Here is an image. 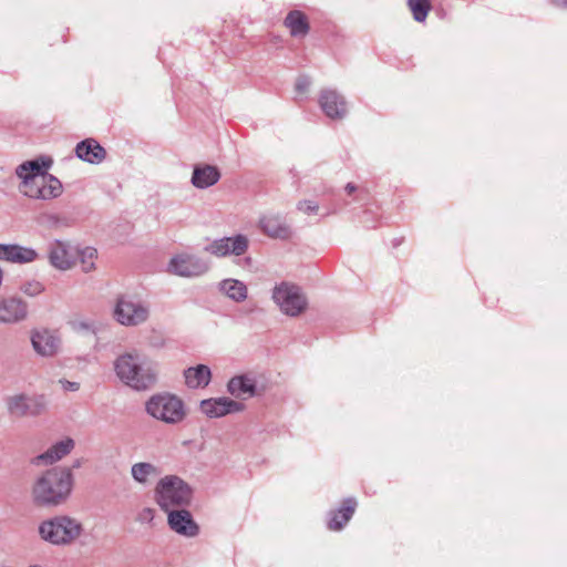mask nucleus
<instances>
[{"instance_id": "obj_1", "label": "nucleus", "mask_w": 567, "mask_h": 567, "mask_svg": "<svg viewBox=\"0 0 567 567\" xmlns=\"http://www.w3.org/2000/svg\"><path fill=\"white\" fill-rule=\"evenodd\" d=\"M73 486L74 477L71 468L53 467L34 480L31 498L39 507H59L69 501Z\"/></svg>"}, {"instance_id": "obj_2", "label": "nucleus", "mask_w": 567, "mask_h": 567, "mask_svg": "<svg viewBox=\"0 0 567 567\" xmlns=\"http://www.w3.org/2000/svg\"><path fill=\"white\" fill-rule=\"evenodd\" d=\"M28 161L19 165L16 169L17 176L22 179L20 192L34 199H52L62 193V184L54 176L47 174L43 166L48 168L50 162Z\"/></svg>"}, {"instance_id": "obj_3", "label": "nucleus", "mask_w": 567, "mask_h": 567, "mask_svg": "<svg viewBox=\"0 0 567 567\" xmlns=\"http://www.w3.org/2000/svg\"><path fill=\"white\" fill-rule=\"evenodd\" d=\"M113 368L118 380L135 391H146L155 385L157 371L142 361L137 352H125L116 357Z\"/></svg>"}, {"instance_id": "obj_4", "label": "nucleus", "mask_w": 567, "mask_h": 567, "mask_svg": "<svg viewBox=\"0 0 567 567\" xmlns=\"http://www.w3.org/2000/svg\"><path fill=\"white\" fill-rule=\"evenodd\" d=\"M84 533L83 524L69 515H55L42 520L38 526L41 540L53 546H70Z\"/></svg>"}, {"instance_id": "obj_5", "label": "nucleus", "mask_w": 567, "mask_h": 567, "mask_svg": "<svg viewBox=\"0 0 567 567\" xmlns=\"http://www.w3.org/2000/svg\"><path fill=\"white\" fill-rule=\"evenodd\" d=\"M155 501L164 512L183 507L190 503V486L176 475H166L155 486Z\"/></svg>"}, {"instance_id": "obj_6", "label": "nucleus", "mask_w": 567, "mask_h": 567, "mask_svg": "<svg viewBox=\"0 0 567 567\" xmlns=\"http://www.w3.org/2000/svg\"><path fill=\"white\" fill-rule=\"evenodd\" d=\"M146 412L166 424H177L186 416L184 402L171 393L152 395L145 404Z\"/></svg>"}, {"instance_id": "obj_7", "label": "nucleus", "mask_w": 567, "mask_h": 567, "mask_svg": "<svg viewBox=\"0 0 567 567\" xmlns=\"http://www.w3.org/2000/svg\"><path fill=\"white\" fill-rule=\"evenodd\" d=\"M271 299L279 310L288 317H298L308 307V299L302 289L289 281L277 284L272 289Z\"/></svg>"}, {"instance_id": "obj_8", "label": "nucleus", "mask_w": 567, "mask_h": 567, "mask_svg": "<svg viewBox=\"0 0 567 567\" xmlns=\"http://www.w3.org/2000/svg\"><path fill=\"white\" fill-rule=\"evenodd\" d=\"M148 317L150 307L145 302L126 297L117 299L114 308V318L120 324L136 327L146 322Z\"/></svg>"}, {"instance_id": "obj_9", "label": "nucleus", "mask_w": 567, "mask_h": 567, "mask_svg": "<svg viewBox=\"0 0 567 567\" xmlns=\"http://www.w3.org/2000/svg\"><path fill=\"white\" fill-rule=\"evenodd\" d=\"M167 270L179 277H199L209 270V262L196 255L181 252L171 258Z\"/></svg>"}, {"instance_id": "obj_10", "label": "nucleus", "mask_w": 567, "mask_h": 567, "mask_svg": "<svg viewBox=\"0 0 567 567\" xmlns=\"http://www.w3.org/2000/svg\"><path fill=\"white\" fill-rule=\"evenodd\" d=\"M249 246V240L245 235L238 234L233 237H223L213 240L205 246L204 250L218 258L227 257L230 255L241 256Z\"/></svg>"}, {"instance_id": "obj_11", "label": "nucleus", "mask_w": 567, "mask_h": 567, "mask_svg": "<svg viewBox=\"0 0 567 567\" xmlns=\"http://www.w3.org/2000/svg\"><path fill=\"white\" fill-rule=\"evenodd\" d=\"M31 343L34 351L41 357H54L62 344L58 330L40 328L31 331Z\"/></svg>"}, {"instance_id": "obj_12", "label": "nucleus", "mask_w": 567, "mask_h": 567, "mask_svg": "<svg viewBox=\"0 0 567 567\" xmlns=\"http://www.w3.org/2000/svg\"><path fill=\"white\" fill-rule=\"evenodd\" d=\"M47 251L50 265L58 270H69L75 264V250L68 241L54 239L48 244Z\"/></svg>"}, {"instance_id": "obj_13", "label": "nucleus", "mask_w": 567, "mask_h": 567, "mask_svg": "<svg viewBox=\"0 0 567 567\" xmlns=\"http://www.w3.org/2000/svg\"><path fill=\"white\" fill-rule=\"evenodd\" d=\"M166 513L168 526L173 532L188 538L198 535L199 526L187 509H172Z\"/></svg>"}, {"instance_id": "obj_14", "label": "nucleus", "mask_w": 567, "mask_h": 567, "mask_svg": "<svg viewBox=\"0 0 567 567\" xmlns=\"http://www.w3.org/2000/svg\"><path fill=\"white\" fill-rule=\"evenodd\" d=\"M244 409L243 403L229 398H212L200 402V411L207 417L216 419L230 413L239 412Z\"/></svg>"}, {"instance_id": "obj_15", "label": "nucleus", "mask_w": 567, "mask_h": 567, "mask_svg": "<svg viewBox=\"0 0 567 567\" xmlns=\"http://www.w3.org/2000/svg\"><path fill=\"white\" fill-rule=\"evenodd\" d=\"M28 317V303L20 298L10 297L0 299V322L18 323Z\"/></svg>"}, {"instance_id": "obj_16", "label": "nucleus", "mask_w": 567, "mask_h": 567, "mask_svg": "<svg viewBox=\"0 0 567 567\" xmlns=\"http://www.w3.org/2000/svg\"><path fill=\"white\" fill-rule=\"evenodd\" d=\"M319 104L323 113L333 120L342 118L347 113V103L334 90H323L319 95Z\"/></svg>"}, {"instance_id": "obj_17", "label": "nucleus", "mask_w": 567, "mask_h": 567, "mask_svg": "<svg viewBox=\"0 0 567 567\" xmlns=\"http://www.w3.org/2000/svg\"><path fill=\"white\" fill-rule=\"evenodd\" d=\"M39 254L30 247H23L17 244H0V260L16 264H28L37 260Z\"/></svg>"}, {"instance_id": "obj_18", "label": "nucleus", "mask_w": 567, "mask_h": 567, "mask_svg": "<svg viewBox=\"0 0 567 567\" xmlns=\"http://www.w3.org/2000/svg\"><path fill=\"white\" fill-rule=\"evenodd\" d=\"M73 447H74V441L70 437L64 439V440L53 444L44 453H41L38 456L33 457L31 463L33 465H51V464L60 461L61 458H63L69 453H71Z\"/></svg>"}, {"instance_id": "obj_19", "label": "nucleus", "mask_w": 567, "mask_h": 567, "mask_svg": "<svg viewBox=\"0 0 567 567\" xmlns=\"http://www.w3.org/2000/svg\"><path fill=\"white\" fill-rule=\"evenodd\" d=\"M259 227L264 234L272 238L286 239L290 236V229L280 215H264L259 219Z\"/></svg>"}, {"instance_id": "obj_20", "label": "nucleus", "mask_w": 567, "mask_h": 567, "mask_svg": "<svg viewBox=\"0 0 567 567\" xmlns=\"http://www.w3.org/2000/svg\"><path fill=\"white\" fill-rule=\"evenodd\" d=\"M75 154L84 162L100 164L105 158L106 152L94 138H86L78 143Z\"/></svg>"}, {"instance_id": "obj_21", "label": "nucleus", "mask_w": 567, "mask_h": 567, "mask_svg": "<svg viewBox=\"0 0 567 567\" xmlns=\"http://www.w3.org/2000/svg\"><path fill=\"white\" fill-rule=\"evenodd\" d=\"M357 507V501L352 497H349L343 501L342 506L336 511L330 513V518L328 522V528L330 530H340L342 529L347 523L351 519Z\"/></svg>"}, {"instance_id": "obj_22", "label": "nucleus", "mask_w": 567, "mask_h": 567, "mask_svg": "<svg viewBox=\"0 0 567 567\" xmlns=\"http://www.w3.org/2000/svg\"><path fill=\"white\" fill-rule=\"evenodd\" d=\"M185 383L189 389H204L212 379L210 369L205 364L190 367L184 371Z\"/></svg>"}, {"instance_id": "obj_23", "label": "nucleus", "mask_w": 567, "mask_h": 567, "mask_svg": "<svg viewBox=\"0 0 567 567\" xmlns=\"http://www.w3.org/2000/svg\"><path fill=\"white\" fill-rule=\"evenodd\" d=\"M220 178V173L217 167L205 165L195 167L192 176V184L199 189L208 188L215 185Z\"/></svg>"}, {"instance_id": "obj_24", "label": "nucleus", "mask_w": 567, "mask_h": 567, "mask_svg": "<svg viewBox=\"0 0 567 567\" xmlns=\"http://www.w3.org/2000/svg\"><path fill=\"white\" fill-rule=\"evenodd\" d=\"M284 23L289 29L290 34L296 38L306 37L310 29L307 16L300 10L290 11Z\"/></svg>"}, {"instance_id": "obj_25", "label": "nucleus", "mask_w": 567, "mask_h": 567, "mask_svg": "<svg viewBox=\"0 0 567 567\" xmlns=\"http://www.w3.org/2000/svg\"><path fill=\"white\" fill-rule=\"evenodd\" d=\"M161 470L150 462H137L131 467L133 480L141 485H148L152 478L157 477Z\"/></svg>"}, {"instance_id": "obj_26", "label": "nucleus", "mask_w": 567, "mask_h": 567, "mask_svg": "<svg viewBox=\"0 0 567 567\" xmlns=\"http://www.w3.org/2000/svg\"><path fill=\"white\" fill-rule=\"evenodd\" d=\"M227 389L231 395L237 398L252 396L256 392V383L249 377L238 375L229 380Z\"/></svg>"}, {"instance_id": "obj_27", "label": "nucleus", "mask_w": 567, "mask_h": 567, "mask_svg": "<svg viewBox=\"0 0 567 567\" xmlns=\"http://www.w3.org/2000/svg\"><path fill=\"white\" fill-rule=\"evenodd\" d=\"M220 290L236 302H241L247 298V286L237 279H224L219 284Z\"/></svg>"}, {"instance_id": "obj_28", "label": "nucleus", "mask_w": 567, "mask_h": 567, "mask_svg": "<svg viewBox=\"0 0 567 567\" xmlns=\"http://www.w3.org/2000/svg\"><path fill=\"white\" fill-rule=\"evenodd\" d=\"M7 408L10 414L16 416H23L31 411L30 399L25 394H16L9 396L7 400Z\"/></svg>"}, {"instance_id": "obj_29", "label": "nucleus", "mask_w": 567, "mask_h": 567, "mask_svg": "<svg viewBox=\"0 0 567 567\" xmlns=\"http://www.w3.org/2000/svg\"><path fill=\"white\" fill-rule=\"evenodd\" d=\"M406 3L416 22H424L426 20L431 10L430 0H408Z\"/></svg>"}, {"instance_id": "obj_30", "label": "nucleus", "mask_w": 567, "mask_h": 567, "mask_svg": "<svg viewBox=\"0 0 567 567\" xmlns=\"http://www.w3.org/2000/svg\"><path fill=\"white\" fill-rule=\"evenodd\" d=\"M80 259L82 270L90 272L95 269V260L97 259V250L93 247H85L75 251Z\"/></svg>"}, {"instance_id": "obj_31", "label": "nucleus", "mask_w": 567, "mask_h": 567, "mask_svg": "<svg viewBox=\"0 0 567 567\" xmlns=\"http://www.w3.org/2000/svg\"><path fill=\"white\" fill-rule=\"evenodd\" d=\"M21 291L29 297H37L44 291V285L38 280H29L20 287Z\"/></svg>"}, {"instance_id": "obj_32", "label": "nucleus", "mask_w": 567, "mask_h": 567, "mask_svg": "<svg viewBox=\"0 0 567 567\" xmlns=\"http://www.w3.org/2000/svg\"><path fill=\"white\" fill-rule=\"evenodd\" d=\"M298 210L311 215L316 214L319 209V205L316 202L312 200H301L297 205Z\"/></svg>"}, {"instance_id": "obj_33", "label": "nucleus", "mask_w": 567, "mask_h": 567, "mask_svg": "<svg viewBox=\"0 0 567 567\" xmlns=\"http://www.w3.org/2000/svg\"><path fill=\"white\" fill-rule=\"evenodd\" d=\"M154 518V511L152 508H143L138 514L140 522H151Z\"/></svg>"}, {"instance_id": "obj_34", "label": "nucleus", "mask_w": 567, "mask_h": 567, "mask_svg": "<svg viewBox=\"0 0 567 567\" xmlns=\"http://www.w3.org/2000/svg\"><path fill=\"white\" fill-rule=\"evenodd\" d=\"M310 85V80L308 78H300L296 83V90L298 92H305Z\"/></svg>"}, {"instance_id": "obj_35", "label": "nucleus", "mask_w": 567, "mask_h": 567, "mask_svg": "<svg viewBox=\"0 0 567 567\" xmlns=\"http://www.w3.org/2000/svg\"><path fill=\"white\" fill-rule=\"evenodd\" d=\"M60 383L65 391H78L80 389V384L78 382L61 380Z\"/></svg>"}, {"instance_id": "obj_36", "label": "nucleus", "mask_w": 567, "mask_h": 567, "mask_svg": "<svg viewBox=\"0 0 567 567\" xmlns=\"http://www.w3.org/2000/svg\"><path fill=\"white\" fill-rule=\"evenodd\" d=\"M357 189L355 185L352 184V183H348L346 185V190L348 192V194H352L354 190Z\"/></svg>"}, {"instance_id": "obj_37", "label": "nucleus", "mask_w": 567, "mask_h": 567, "mask_svg": "<svg viewBox=\"0 0 567 567\" xmlns=\"http://www.w3.org/2000/svg\"><path fill=\"white\" fill-rule=\"evenodd\" d=\"M551 2L558 7H567V0H551Z\"/></svg>"}, {"instance_id": "obj_38", "label": "nucleus", "mask_w": 567, "mask_h": 567, "mask_svg": "<svg viewBox=\"0 0 567 567\" xmlns=\"http://www.w3.org/2000/svg\"><path fill=\"white\" fill-rule=\"evenodd\" d=\"M80 326H81L82 328H85V329H87V328H89V324H86V323H80Z\"/></svg>"}, {"instance_id": "obj_39", "label": "nucleus", "mask_w": 567, "mask_h": 567, "mask_svg": "<svg viewBox=\"0 0 567 567\" xmlns=\"http://www.w3.org/2000/svg\"><path fill=\"white\" fill-rule=\"evenodd\" d=\"M29 567H43V566H40V565H31Z\"/></svg>"}, {"instance_id": "obj_40", "label": "nucleus", "mask_w": 567, "mask_h": 567, "mask_svg": "<svg viewBox=\"0 0 567 567\" xmlns=\"http://www.w3.org/2000/svg\"><path fill=\"white\" fill-rule=\"evenodd\" d=\"M0 567H12V566H9V565H1Z\"/></svg>"}]
</instances>
